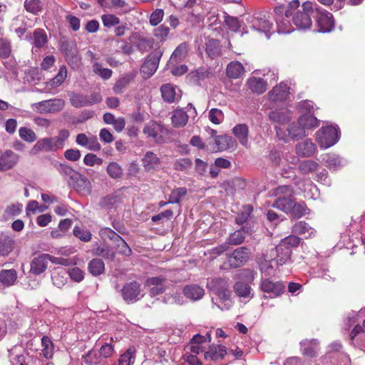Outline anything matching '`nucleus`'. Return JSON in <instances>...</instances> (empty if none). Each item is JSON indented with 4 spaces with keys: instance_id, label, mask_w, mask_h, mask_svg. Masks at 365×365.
<instances>
[{
    "instance_id": "f257e3e1",
    "label": "nucleus",
    "mask_w": 365,
    "mask_h": 365,
    "mask_svg": "<svg viewBox=\"0 0 365 365\" xmlns=\"http://www.w3.org/2000/svg\"><path fill=\"white\" fill-rule=\"evenodd\" d=\"M207 288L216 294L221 302V305L217 304L221 310L229 309L232 306L230 299V291L228 289V280L226 278H214L207 282Z\"/></svg>"
},
{
    "instance_id": "f03ea898",
    "label": "nucleus",
    "mask_w": 365,
    "mask_h": 365,
    "mask_svg": "<svg viewBox=\"0 0 365 365\" xmlns=\"http://www.w3.org/2000/svg\"><path fill=\"white\" fill-rule=\"evenodd\" d=\"M317 141L322 148H328L339 139V128L334 125L322 126L316 133Z\"/></svg>"
},
{
    "instance_id": "7ed1b4c3",
    "label": "nucleus",
    "mask_w": 365,
    "mask_h": 365,
    "mask_svg": "<svg viewBox=\"0 0 365 365\" xmlns=\"http://www.w3.org/2000/svg\"><path fill=\"white\" fill-rule=\"evenodd\" d=\"M236 278L239 279L234 285L236 294L240 297L251 298V288L248 283L254 279L253 272L250 269H242L236 274Z\"/></svg>"
},
{
    "instance_id": "20e7f679",
    "label": "nucleus",
    "mask_w": 365,
    "mask_h": 365,
    "mask_svg": "<svg viewBox=\"0 0 365 365\" xmlns=\"http://www.w3.org/2000/svg\"><path fill=\"white\" fill-rule=\"evenodd\" d=\"M293 190L289 185L279 186L277 188V195L279 197L273 203V207L289 213L292 210V205L294 202L293 198Z\"/></svg>"
},
{
    "instance_id": "39448f33",
    "label": "nucleus",
    "mask_w": 365,
    "mask_h": 365,
    "mask_svg": "<svg viewBox=\"0 0 365 365\" xmlns=\"http://www.w3.org/2000/svg\"><path fill=\"white\" fill-rule=\"evenodd\" d=\"M313 4L306 1L302 5V10H299L293 16V24L298 29L306 30L311 27L312 21L311 14L313 13Z\"/></svg>"
},
{
    "instance_id": "423d86ee",
    "label": "nucleus",
    "mask_w": 365,
    "mask_h": 365,
    "mask_svg": "<svg viewBox=\"0 0 365 365\" xmlns=\"http://www.w3.org/2000/svg\"><path fill=\"white\" fill-rule=\"evenodd\" d=\"M99 235L102 239H109L112 240L116 246L119 254L124 256L130 255L132 251L125 241L116 232L109 227H103L99 231Z\"/></svg>"
},
{
    "instance_id": "0eeeda50",
    "label": "nucleus",
    "mask_w": 365,
    "mask_h": 365,
    "mask_svg": "<svg viewBox=\"0 0 365 365\" xmlns=\"http://www.w3.org/2000/svg\"><path fill=\"white\" fill-rule=\"evenodd\" d=\"M66 105L64 100L53 98L31 104L34 111L38 113H55L61 111Z\"/></svg>"
},
{
    "instance_id": "6e6552de",
    "label": "nucleus",
    "mask_w": 365,
    "mask_h": 365,
    "mask_svg": "<svg viewBox=\"0 0 365 365\" xmlns=\"http://www.w3.org/2000/svg\"><path fill=\"white\" fill-rule=\"evenodd\" d=\"M277 31L279 34H289L293 31L289 18L292 15L289 10H286L283 6H277L274 11Z\"/></svg>"
},
{
    "instance_id": "1a4fd4ad",
    "label": "nucleus",
    "mask_w": 365,
    "mask_h": 365,
    "mask_svg": "<svg viewBox=\"0 0 365 365\" xmlns=\"http://www.w3.org/2000/svg\"><path fill=\"white\" fill-rule=\"evenodd\" d=\"M143 132L147 138L158 144L163 143L165 137L168 134V130L163 125L155 121L146 123Z\"/></svg>"
},
{
    "instance_id": "9d476101",
    "label": "nucleus",
    "mask_w": 365,
    "mask_h": 365,
    "mask_svg": "<svg viewBox=\"0 0 365 365\" xmlns=\"http://www.w3.org/2000/svg\"><path fill=\"white\" fill-rule=\"evenodd\" d=\"M121 292L123 299L128 303L135 302L145 295L144 292L140 289V284L136 282L125 284Z\"/></svg>"
},
{
    "instance_id": "9b49d317",
    "label": "nucleus",
    "mask_w": 365,
    "mask_h": 365,
    "mask_svg": "<svg viewBox=\"0 0 365 365\" xmlns=\"http://www.w3.org/2000/svg\"><path fill=\"white\" fill-rule=\"evenodd\" d=\"M250 252L245 247L235 249L232 253L227 255V262L231 268H237L245 264L250 258Z\"/></svg>"
},
{
    "instance_id": "f8f14e48",
    "label": "nucleus",
    "mask_w": 365,
    "mask_h": 365,
    "mask_svg": "<svg viewBox=\"0 0 365 365\" xmlns=\"http://www.w3.org/2000/svg\"><path fill=\"white\" fill-rule=\"evenodd\" d=\"M62 149L55 137L44 138L36 142L31 150V154L36 155L40 151L55 152Z\"/></svg>"
},
{
    "instance_id": "ddd939ff",
    "label": "nucleus",
    "mask_w": 365,
    "mask_h": 365,
    "mask_svg": "<svg viewBox=\"0 0 365 365\" xmlns=\"http://www.w3.org/2000/svg\"><path fill=\"white\" fill-rule=\"evenodd\" d=\"M317 12L318 31L322 33L330 32L334 27L333 16L331 13L320 9H316Z\"/></svg>"
},
{
    "instance_id": "4468645a",
    "label": "nucleus",
    "mask_w": 365,
    "mask_h": 365,
    "mask_svg": "<svg viewBox=\"0 0 365 365\" xmlns=\"http://www.w3.org/2000/svg\"><path fill=\"white\" fill-rule=\"evenodd\" d=\"M100 356H97V353L94 351H89L84 356V362L88 365L98 364L101 362V357L108 358L113 354V348L110 344L103 345L99 351Z\"/></svg>"
},
{
    "instance_id": "2eb2a0df",
    "label": "nucleus",
    "mask_w": 365,
    "mask_h": 365,
    "mask_svg": "<svg viewBox=\"0 0 365 365\" xmlns=\"http://www.w3.org/2000/svg\"><path fill=\"white\" fill-rule=\"evenodd\" d=\"M261 290L269 294L270 298L280 296L284 291L285 286L282 282H274L269 279L262 280Z\"/></svg>"
},
{
    "instance_id": "dca6fc26",
    "label": "nucleus",
    "mask_w": 365,
    "mask_h": 365,
    "mask_svg": "<svg viewBox=\"0 0 365 365\" xmlns=\"http://www.w3.org/2000/svg\"><path fill=\"white\" fill-rule=\"evenodd\" d=\"M160 61L158 53L149 55L145 60L140 68V73L144 78H148L156 71Z\"/></svg>"
},
{
    "instance_id": "f3484780",
    "label": "nucleus",
    "mask_w": 365,
    "mask_h": 365,
    "mask_svg": "<svg viewBox=\"0 0 365 365\" xmlns=\"http://www.w3.org/2000/svg\"><path fill=\"white\" fill-rule=\"evenodd\" d=\"M292 250L279 244L274 249L270 250L272 260L277 262L278 265H283L291 259Z\"/></svg>"
},
{
    "instance_id": "a211bd4d",
    "label": "nucleus",
    "mask_w": 365,
    "mask_h": 365,
    "mask_svg": "<svg viewBox=\"0 0 365 365\" xmlns=\"http://www.w3.org/2000/svg\"><path fill=\"white\" fill-rule=\"evenodd\" d=\"M165 278L153 277L146 280L145 285L150 287V294L155 297L163 293L167 288Z\"/></svg>"
},
{
    "instance_id": "6ab92c4d",
    "label": "nucleus",
    "mask_w": 365,
    "mask_h": 365,
    "mask_svg": "<svg viewBox=\"0 0 365 365\" xmlns=\"http://www.w3.org/2000/svg\"><path fill=\"white\" fill-rule=\"evenodd\" d=\"M142 164L146 172H154L160 168L161 160L155 153L147 151L142 158Z\"/></svg>"
},
{
    "instance_id": "aec40b11",
    "label": "nucleus",
    "mask_w": 365,
    "mask_h": 365,
    "mask_svg": "<svg viewBox=\"0 0 365 365\" xmlns=\"http://www.w3.org/2000/svg\"><path fill=\"white\" fill-rule=\"evenodd\" d=\"M19 156L11 150H0V171L12 168L18 162Z\"/></svg>"
},
{
    "instance_id": "412c9836",
    "label": "nucleus",
    "mask_w": 365,
    "mask_h": 365,
    "mask_svg": "<svg viewBox=\"0 0 365 365\" xmlns=\"http://www.w3.org/2000/svg\"><path fill=\"white\" fill-rule=\"evenodd\" d=\"M163 100L169 103L178 101L181 98V91L170 83H166L160 88Z\"/></svg>"
},
{
    "instance_id": "4be33fe9",
    "label": "nucleus",
    "mask_w": 365,
    "mask_h": 365,
    "mask_svg": "<svg viewBox=\"0 0 365 365\" xmlns=\"http://www.w3.org/2000/svg\"><path fill=\"white\" fill-rule=\"evenodd\" d=\"M253 232L252 226H248V224L243 226L240 230H236L230 234L227 240L229 245H238L242 243L245 239V235H251Z\"/></svg>"
},
{
    "instance_id": "5701e85b",
    "label": "nucleus",
    "mask_w": 365,
    "mask_h": 365,
    "mask_svg": "<svg viewBox=\"0 0 365 365\" xmlns=\"http://www.w3.org/2000/svg\"><path fill=\"white\" fill-rule=\"evenodd\" d=\"M48 254H41L33 259L31 262L30 272L35 275L44 272L47 268Z\"/></svg>"
},
{
    "instance_id": "b1692460",
    "label": "nucleus",
    "mask_w": 365,
    "mask_h": 365,
    "mask_svg": "<svg viewBox=\"0 0 365 365\" xmlns=\"http://www.w3.org/2000/svg\"><path fill=\"white\" fill-rule=\"evenodd\" d=\"M317 151L316 145L310 140L307 139L296 145V153L302 157H310Z\"/></svg>"
},
{
    "instance_id": "393cba45",
    "label": "nucleus",
    "mask_w": 365,
    "mask_h": 365,
    "mask_svg": "<svg viewBox=\"0 0 365 365\" xmlns=\"http://www.w3.org/2000/svg\"><path fill=\"white\" fill-rule=\"evenodd\" d=\"M289 88L287 84L281 83L274 87L269 93V98L272 101H282L287 99L289 95Z\"/></svg>"
},
{
    "instance_id": "a878e982",
    "label": "nucleus",
    "mask_w": 365,
    "mask_h": 365,
    "mask_svg": "<svg viewBox=\"0 0 365 365\" xmlns=\"http://www.w3.org/2000/svg\"><path fill=\"white\" fill-rule=\"evenodd\" d=\"M292 231L296 235H302L306 239L313 237L316 233V230L304 221L295 223Z\"/></svg>"
},
{
    "instance_id": "bb28decb",
    "label": "nucleus",
    "mask_w": 365,
    "mask_h": 365,
    "mask_svg": "<svg viewBox=\"0 0 365 365\" xmlns=\"http://www.w3.org/2000/svg\"><path fill=\"white\" fill-rule=\"evenodd\" d=\"M232 133L242 146L249 147V128L246 124L236 125L232 129Z\"/></svg>"
},
{
    "instance_id": "cd10ccee",
    "label": "nucleus",
    "mask_w": 365,
    "mask_h": 365,
    "mask_svg": "<svg viewBox=\"0 0 365 365\" xmlns=\"http://www.w3.org/2000/svg\"><path fill=\"white\" fill-rule=\"evenodd\" d=\"M213 142L215 145L210 149L211 151L225 150L232 148L235 144L234 139L229 135L215 136Z\"/></svg>"
},
{
    "instance_id": "c85d7f7f",
    "label": "nucleus",
    "mask_w": 365,
    "mask_h": 365,
    "mask_svg": "<svg viewBox=\"0 0 365 365\" xmlns=\"http://www.w3.org/2000/svg\"><path fill=\"white\" fill-rule=\"evenodd\" d=\"M67 76V69L66 66H61L57 75L47 83L44 91L50 93L52 89L58 87L64 81Z\"/></svg>"
},
{
    "instance_id": "c756f323",
    "label": "nucleus",
    "mask_w": 365,
    "mask_h": 365,
    "mask_svg": "<svg viewBox=\"0 0 365 365\" xmlns=\"http://www.w3.org/2000/svg\"><path fill=\"white\" fill-rule=\"evenodd\" d=\"M227 348L222 345L211 346L207 351L205 353L206 360L218 361L223 359L227 355Z\"/></svg>"
},
{
    "instance_id": "7c9ffc66",
    "label": "nucleus",
    "mask_w": 365,
    "mask_h": 365,
    "mask_svg": "<svg viewBox=\"0 0 365 365\" xmlns=\"http://www.w3.org/2000/svg\"><path fill=\"white\" fill-rule=\"evenodd\" d=\"M135 73H128L122 75L115 82L113 90L115 93H121L129 83L135 78Z\"/></svg>"
},
{
    "instance_id": "2f4dec72",
    "label": "nucleus",
    "mask_w": 365,
    "mask_h": 365,
    "mask_svg": "<svg viewBox=\"0 0 365 365\" xmlns=\"http://www.w3.org/2000/svg\"><path fill=\"white\" fill-rule=\"evenodd\" d=\"M252 27L257 31L264 32L267 38H269L270 34H269V31L272 27V24L270 23L264 16L263 17H255L252 21Z\"/></svg>"
},
{
    "instance_id": "473e14b6",
    "label": "nucleus",
    "mask_w": 365,
    "mask_h": 365,
    "mask_svg": "<svg viewBox=\"0 0 365 365\" xmlns=\"http://www.w3.org/2000/svg\"><path fill=\"white\" fill-rule=\"evenodd\" d=\"M183 294L187 298L192 301H196L203 297L205 291L201 287L197 284H190L184 287Z\"/></svg>"
},
{
    "instance_id": "72a5a7b5",
    "label": "nucleus",
    "mask_w": 365,
    "mask_h": 365,
    "mask_svg": "<svg viewBox=\"0 0 365 365\" xmlns=\"http://www.w3.org/2000/svg\"><path fill=\"white\" fill-rule=\"evenodd\" d=\"M298 124L308 130L317 128L319 125V120L314 116L313 113L301 114L298 118Z\"/></svg>"
},
{
    "instance_id": "f704fd0d",
    "label": "nucleus",
    "mask_w": 365,
    "mask_h": 365,
    "mask_svg": "<svg viewBox=\"0 0 365 365\" xmlns=\"http://www.w3.org/2000/svg\"><path fill=\"white\" fill-rule=\"evenodd\" d=\"M247 83L253 93H262L267 90V82L261 78L251 77Z\"/></svg>"
},
{
    "instance_id": "c9c22d12",
    "label": "nucleus",
    "mask_w": 365,
    "mask_h": 365,
    "mask_svg": "<svg viewBox=\"0 0 365 365\" xmlns=\"http://www.w3.org/2000/svg\"><path fill=\"white\" fill-rule=\"evenodd\" d=\"M171 120L174 127L182 128L188 121V115L182 109H176L173 113Z\"/></svg>"
},
{
    "instance_id": "e433bc0d",
    "label": "nucleus",
    "mask_w": 365,
    "mask_h": 365,
    "mask_svg": "<svg viewBox=\"0 0 365 365\" xmlns=\"http://www.w3.org/2000/svg\"><path fill=\"white\" fill-rule=\"evenodd\" d=\"M287 131L291 138L295 140L308 135L305 128L302 125L298 124V121L290 124L287 128Z\"/></svg>"
},
{
    "instance_id": "4c0bfd02",
    "label": "nucleus",
    "mask_w": 365,
    "mask_h": 365,
    "mask_svg": "<svg viewBox=\"0 0 365 365\" xmlns=\"http://www.w3.org/2000/svg\"><path fill=\"white\" fill-rule=\"evenodd\" d=\"M51 278L53 285L61 288L67 282V271L63 268H56L53 270Z\"/></svg>"
},
{
    "instance_id": "58836bf2",
    "label": "nucleus",
    "mask_w": 365,
    "mask_h": 365,
    "mask_svg": "<svg viewBox=\"0 0 365 365\" xmlns=\"http://www.w3.org/2000/svg\"><path fill=\"white\" fill-rule=\"evenodd\" d=\"M71 104L75 108L89 106L88 96L71 92L68 93Z\"/></svg>"
},
{
    "instance_id": "ea45409f",
    "label": "nucleus",
    "mask_w": 365,
    "mask_h": 365,
    "mask_svg": "<svg viewBox=\"0 0 365 365\" xmlns=\"http://www.w3.org/2000/svg\"><path fill=\"white\" fill-rule=\"evenodd\" d=\"M17 279V272L15 269H2L0 272V282L6 287L13 285Z\"/></svg>"
},
{
    "instance_id": "a19ab883",
    "label": "nucleus",
    "mask_w": 365,
    "mask_h": 365,
    "mask_svg": "<svg viewBox=\"0 0 365 365\" xmlns=\"http://www.w3.org/2000/svg\"><path fill=\"white\" fill-rule=\"evenodd\" d=\"M227 75L230 78H238L244 73V67L239 61H232L227 66Z\"/></svg>"
},
{
    "instance_id": "79ce46f5",
    "label": "nucleus",
    "mask_w": 365,
    "mask_h": 365,
    "mask_svg": "<svg viewBox=\"0 0 365 365\" xmlns=\"http://www.w3.org/2000/svg\"><path fill=\"white\" fill-rule=\"evenodd\" d=\"M89 272L93 276H98L104 272L105 264L101 259H93L88 265Z\"/></svg>"
},
{
    "instance_id": "37998d69",
    "label": "nucleus",
    "mask_w": 365,
    "mask_h": 365,
    "mask_svg": "<svg viewBox=\"0 0 365 365\" xmlns=\"http://www.w3.org/2000/svg\"><path fill=\"white\" fill-rule=\"evenodd\" d=\"M76 181V185H74V187L80 192H84L86 193H89L91 190V184L90 180L85 176H83L80 173L78 174V176L74 179Z\"/></svg>"
},
{
    "instance_id": "c03bdc74",
    "label": "nucleus",
    "mask_w": 365,
    "mask_h": 365,
    "mask_svg": "<svg viewBox=\"0 0 365 365\" xmlns=\"http://www.w3.org/2000/svg\"><path fill=\"white\" fill-rule=\"evenodd\" d=\"M187 191L185 187H178L173 189L169 196L168 202L170 204H179L185 197Z\"/></svg>"
},
{
    "instance_id": "a18cd8bd",
    "label": "nucleus",
    "mask_w": 365,
    "mask_h": 365,
    "mask_svg": "<svg viewBox=\"0 0 365 365\" xmlns=\"http://www.w3.org/2000/svg\"><path fill=\"white\" fill-rule=\"evenodd\" d=\"M41 346L43 356L46 359H51L53 355V344L48 336L42 337Z\"/></svg>"
},
{
    "instance_id": "49530a36",
    "label": "nucleus",
    "mask_w": 365,
    "mask_h": 365,
    "mask_svg": "<svg viewBox=\"0 0 365 365\" xmlns=\"http://www.w3.org/2000/svg\"><path fill=\"white\" fill-rule=\"evenodd\" d=\"M34 42L33 43L36 48H43L47 43V36L43 29H37L34 31L33 34Z\"/></svg>"
},
{
    "instance_id": "de8ad7c7",
    "label": "nucleus",
    "mask_w": 365,
    "mask_h": 365,
    "mask_svg": "<svg viewBox=\"0 0 365 365\" xmlns=\"http://www.w3.org/2000/svg\"><path fill=\"white\" fill-rule=\"evenodd\" d=\"M252 212V207L250 205H245L242 207V210L240 214H238L235 217V222L239 225H242L247 222V220ZM248 226H251L248 225Z\"/></svg>"
},
{
    "instance_id": "09e8293b",
    "label": "nucleus",
    "mask_w": 365,
    "mask_h": 365,
    "mask_svg": "<svg viewBox=\"0 0 365 365\" xmlns=\"http://www.w3.org/2000/svg\"><path fill=\"white\" fill-rule=\"evenodd\" d=\"M302 347V353L304 355H307L308 356L313 357L315 356L317 351V346H318V342L317 340H312L310 341H302L301 343Z\"/></svg>"
},
{
    "instance_id": "8fccbe9b",
    "label": "nucleus",
    "mask_w": 365,
    "mask_h": 365,
    "mask_svg": "<svg viewBox=\"0 0 365 365\" xmlns=\"http://www.w3.org/2000/svg\"><path fill=\"white\" fill-rule=\"evenodd\" d=\"M73 234L76 237L84 242H90L92 238V234L88 230L78 225L73 227Z\"/></svg>"
},
{
    "instance_id": "3c124183",
    "label": "nucleus",
    "mask_w": 365,
    "mask_h": 365,
    "mask_svg": "<svg viewBox=\"0 0 365 365\" xmlns=\"http://www.w3.org/2000/svg\"><path fill=\"white\" fill-rule=\"evenodd\" d=\"M206 53L212 58L220 56V48L219 41L215 39H210L206 43Z\"/></svg>"
},
{
    "instance_id": "603ef678",
    "label": "nucleus",
    "mask_w": 365,
    "mask_h": 365,
    "mask_svg": "<svg viewBox=\"0 0 365 365\" xmlns=\"http://www.w3.org/2000/svg\"><path fill=\"white\" fill-rule=\"evenodd\" d=\"M270 120L279 124H284L290 120V116L287 112L274 110L269 114Z\"/></svg>"
},
{
    "instance_id": "864d4df0",
    "label": "nucleus",
    "mask_w": 365,
    "mask_h": 365,
    "mask_svg": "<svg viewBox=\"0 0 365 365\" xmlns=\"http://www.w3.org/2000/svg\"><path fill=\"white\" fill-rule=\"evenodd\" d=\"M106 171L113 179L120 178L123 175V169L116 162H110L107 166Z\"/></svg>"
},
{
    "instance_id": "5fc2aeb1",
    "label": "nucleus",
    "mask_w": 365,
    "mask_h": 365,
    "mask_svg": "<svg viewBox=\"0 0 365 365\" xmlns=\"http://www.w3.org/2000/svg\"><path fill=\"white\" fill-rule=\"evenodd\" d=\"M318 165V163L314 160H304L299 163V170L302 174H309L316 170Z\"/></svg>"
},
{
    "instance_id": "6e6d98bb",
    "label": "nucleus",
    "mask_w": 365,
    "mask_h": 365,
    "mask_svg": "<svg viewBox=\"0 0 365 365\" xmlns=\"http://www.w3.org/2000/svg\"><path fill=\"white\" fill-rule=\"evenodd\" d=\"M19 136L28 143L34 142L37 137L33 130L26 127H21L19 130Z\"/></svg>"
},
{
    "instance_id": "4d7b16f0",
    "label": "nucleus",
    "mask_w": 365,
    "mask_h": 365,
    "mask_svg": "<svg viewBox=\"0 0 365 365\" xmlns=\"http://www.w3.org/2000/svg\"><path fill=\"white\" fill-rule=\"evenodd\" d=\"M93 71L96 74L100 76L104 80L109 79L113 74V71L110 69L103 68L101 64L97 62L93 63Z\"/></svg>"
},
{
    "instance_id": "13d9d810",
    "label": "nucleus",
    "mask_w": 365,
    "mask_h": 365,
    "mask_svg": "<svg viewBox=\"0 0 365 365\" xmlns=\"http://www.w3.org/2000/svg\"><path fill=\"white\" fill-rule=\"evenodd\" d=\"M153 41L151 38L140 36L135 42V46L138 50L145 52L148 51L153 46Z\"/></svg>"
},
{
    "instance_id": "bf43d9fd",
    "label": "nucleus",
    "mask_w": 365,
    "mask_h": 365,
    "mask_svg": "<svg viewBox=\"0 0 365 365\" xmlns=\"http://www.w3.org/2000/svg\"><path fill=\"white\" fill-rule=\"evenodd\" d=\"M24 7L27 11L37 14L41 10V4L39 0H26Z\"/></svg>"
},
{
    "instance_id": "052dcab7",
    "label": "nucleus",
    "mask_w": 365,
    "mask_h": 365,
    "mask_svg": "<svg viewBox=\"0 0 365 365\" xmlns=\"http://www.w3.org/2000/svg\"><path fill=\"white\" fill-rule=\"evenodd\" d=\"M301 239L295 235H290L282 239L279 244L292 250V247H297L300 243Z\"/></svg>"
},
{
    "instance_id": "680f3d73",
    "label": "nucleus",
    "mask_w": 365,
    "mask_h": 365,
    "mask_svg": "<svg viewBox=\"0 0 365 365\" xmlns=\"http://www.w3.org/2000/svg\"><path fill=\"white\" fill-rule=\"evenodd\" d=\"M13 250V242L6 237L0 239V255H8Z\"/></svg>"
},
{
    "instance_id": "e2e57ef3",
    "label": "nucleus",
    "mask_w": 365,
    "mask_h": 365,
    "mask_svg": "<svg viewBox=\"0 0 365 365\" xmlns=\"http://www.w3.org/2000/svg\"><path fill=\"white\" fill-rule=\"evenodd\" d=\"M134 349L130 348L121 354L118 360L119 365H131L134 362Z\"/></svg>"
},
{
    "instance_id": "0e129e2a",
    "label": "nucleus",
    "mask_w": 365,
    "mask_h": 365,
    "mask_svg": "<svg viewBox=\"0 0 365 365\" xmlns=\"http://www.w3.org/2000/svg\"><path fill=\"white\" fill-rule=\"evenodd\" d=\"M103 24L106 28H110L118 25L120 19L113 14H103L101 16Z\"/></svg>"
},
{
    "instance_id": "69168bd1",
    "label": "nucleus",
    "mask_w": 365,
    "mask_h": 365,
    "mask_svg": "<svg viewBox=\"0 0 365 365\" xmlns=\"http://www.w3.org/2000/svg\"><path fill=\"white\" fill-rule=\"evenodd\" d=\"M210 120L216 125L221 123L224 119V114L222 111L218 108H212L209 111Z\"/></svg>"
},
{
    "instance_id": "338daca9",
    "label": "nucleus",
    "mask_w": 365,
    "mask_h": 365,
    "mask_svg": "<svg viewBox=\"0 0 365 365\" xmlns=\"http://www.w3.org/2000/svg\"><path fill=\"white\" fill-rule=\"evenodd\" d=\"M306 206L304 203H296L295 202L292 205V210L289 211V214L296 218H299L305 214Z\"/></svg>"
},
{
    "instance_id": "774afa93",
    "label": "nucleus",
    "mask_w": 365,
    "mask_h": 365,
    "mask_svg": "<svg viewBox=\"0 0 365 365\" xmlns=\"http://www.w3.org/2000/svg\"><path fill=\"white\" fill-rule=\"evenodd\" d=\"M67 275H69L71 279L76 282H80L84 279V272L78 267H72L67 271Z\"/></svg>"
}]
</instances>
